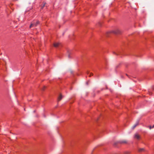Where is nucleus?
I'll return each instance as SVG.
<instances>
[{
  "label": "nucleus",
  "instance_id": "423d86ee",
  "mask_svg": "<svg viewBox=\"0 0 154 154\" xmlns=\"http://www.w3.org/2000/svg\"><path fill=\"white\" fill-rule=\"evenodd\" d=\"M62 97H63L62 96L61 94H60L58 98V99H57L58 101H58H60L62 98Z\"/></svg>",
  "mask_w": 154,
  "mask_h": 154
},
{
  "label": "nucleus",
  "instance_id": "6e6552de",
  "mask_svg": "<svg viewBox=\"0 0 154 154\" xmlns=\"http://www.w3.org/2000/svg\"><path fill=\"white\" fill-rule=\"evenodd\" d=\"M59 43H56L54 44V46L55 47H58L60 45Z\"/></svg>",
  "mask_w": 154,
  "mask_h": 154
},
{
  "label": "nucleus",
  "instance_id": "1a4fd4ad",
  "mask_svg": "<svg viewBox=\"0 0 154 154\" xmlns=\"http://www.w3.org/2000/svg\"><path fill=\"white\" fill-rule=\"evenodd\" d=\"M139 124V122H138L132 127V129H134Z\"/></svg>",
  "mask_w": 154,
  "mask_h": 154
},
{
  "label": "nucleus",
  "instance_id": "a211bd4d",
  "mask_svg": "<svg viewBox=\"0 0 154 154\" xmlns=\"http://www.w3.org/2000/svg\"><path fill=\"white\" fill-rule=\"evenodd\" d=\"M106 36H108V35H107Z\"/></svg>",
  "mask_w": 154,
  "mask_h": 154
},
{
  "label": "nucleus",
  "instance_id": "f03ea898",
  "mask_svg": "<svg viewBox=\"0 0 154 154\" xmlns=\"http://www.w3.org/2000/svg\"><path fill=\"white\" fill-rule=\"evenodd\" d=\"M39 23V21L38 20H37L35 23L33 22L29 26V28H30L32 27H35Z\"/></svg>",
  "mask_w": 154,
  "mask_h": 154
},
{
  "label": "nucleus",
  "instance_id": "f3484780",
  "mask_svg": "<svg viewBox=\"0 0 154 154\" xmlns=\"http://www.w3.org/2000/svg\"><path fill=\"white\" fill-rule=\"evenodd\" d=\"M86 83L87 84V85H88V82H87Z\"/></svg>",
  "mask_w": 154,
  "mask_h": 154
},
{
  "label": "nucleus",
  "instance_id": "9d476101",
  "mask_svg": "<svg viewBox=\"0 0 154 154\" xmlns=\"http://www.w3.org/2000/svg\"><path fill=\"white\" fill-rule=\"evenodd\" d=\"M144 149L143 148H140L138 150V151L139 152H142L144 151Z\"/></svg>",
  "mask_w": 154,
  "mask_h": 154
},
{
  "label": "nucleus",
  "instance_id": "4468645a",
  "mask_svg": "<svg viewBox=\"0 0 154 154\" xmlns=\"http://www.w3.org/2000/svg\"><path fill=\"white\" fill-rule=\"evenodd\" d=\"M129 153V152H125V154H128Z\"/></svg>",
  "mask_w": 154,
  "mask_h": 154
},
{
  "label": "nucleus",
  "instance_id": "dca6fc26",
  "mask_svg": "<svg viewBox=\"0 0 154 154\" xmlns=\"http://www.w3.org/2000/svg\"><path fill=\"white\" fill-rule=\"evenodd\" d=\"M116 55H119V53H118V54H116Z\"/></svg>",
  "mask_w": 154,
  "mask_h": 154
},
{
  "label": "nucleus",
  "instance_id": "f257e3e1",
  "mask_svg": "<svg viewBox=\"0 0 154 154\" xmlns=\"http://www.w3.org/2000/svg\"><path fill=\"white\" fill-rule=\"evenodd\" d=\"M110 33H113L115 34H119L121 33V31L119 29H116L115 30H112L107 32V34Z\"/></svg>",
  "mask_w": 154,
  "mask_h": 154
},
{
  "label": "nucleus",
  "instance_id": "20e7f679",
  "mask_svg": "<svg viewBox=\"0 0 154 154\" xmlns=\"http://www.w3.org/2000/svg\"><path fill=\"white\" fill-rule=\"evenodd\" d=\"M120 145V142L117 141L115 142L114 143V146H115L117 147L118 146Z\"/></svg>",
  "mask_w": 154,
  "mask_h": 154
},
{
  "label": "nucleus",
  "instance_id": "39448f33",
  "mask_svg": "<svg viewBox=\"0 0 154 154\" xmlns=\"http://www.w3.org/2000/svg\"><path fill=\"white\" fill-rule=\"evenodd\" d=\"M120 144H126L127 143V142L126 140H122V141H119Z\"/></svg>",
  "mask_w": 154,
  "mask_h": 154
},
{
  "label": "nucleus",
  "instance_id": "0eeeda50",
  "mask_svg": "<svg viewBox=\"0 0 154 154\" xmlns=\"http://www.w3.org/2000/svg\"><path fill=\"white\" fill-rule=\"evenodd\" d=\"M45 4H46L45 2H43L42 3V5H41V9L42 10L43 9V8H44V7H45Z\"/></svg>",
  "mask_w": 154,
  "mask_h": 154
},
{
  "label": "nucleus",
  "instance_id": "ddd939ff",
  "mask_svg": "<svg viewBox=\"0 0 154 154\" xmlns=\"http://www.w3.org/2000/svg\"><path fill=\"white\" fill-rule=\"evenodd\" d=\"M46 87L45 86H44L43 88H42V90L43 91H44L45 89L46 88Z\"/></svg>",
  "mask_w": 154,
  "mask_h": 154
},
{
  "label": "nucleus",
  "instance_id": "7ed1b4c3",
  "mask_svg": "<svg viewBox=\"0 0 154 154\" xmlns=\"http://www.w3.org/2000/svg\"><path fill=\"white\" fill-rule=\"evenodd\" d=\"M134 138L138 140H139L140 139V137L138 134H135L134 136Z\"/></svg>",
  "mask_w": 154,
  "mask_h": 154
},
{
  "label": "nucleus",
  "instance_id": "9b49d317",
  "mask_svg": "<svg viewBox=\"0 0 154 154\" xmlns=\"http://www.w3.org/2000/svg\"><path fill=\"white\" fill-rule=\"evenodd\" d=\"M87 73L88 75L89 74V77H91V76L93 75V74L92 73H91L90 74H89V72L88 71L87 72Z\"/></svg>",
  "mask_w": 154,
  "mask_h": 154
},
{
  "label": "nucleus",
  "instance_id": "f8f14e48",
  "mask_svg": "<svg viewBox=\"0 0 154 154\" xmlns=\"http://www.w3.org/2000/svg\"><path fill=\"white\" fill-rule=\"evenodd\" d=\"M149 127L150 129L154 128V125L152 126H149Z\"/></svg>",
  "mask_w": 154,
  "mask_h": 154
},
{
  "label": "nucleus",
  "instance_id": "2eb2a0df",
  "mask_svg": "<svg viewBox=\"0 0 154 154\" xmlns=\"http://www.w3.org/2000/svg\"><path fill=\"white\" fill-rule=\"evenodd\" d=\"M68 57H69V58H71V57H70V55L69 54V55H68Z\"/></svg>",
  "mask_w": 154,
  "mask_h": 154
}]
</instances>
